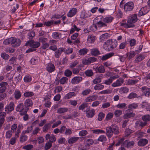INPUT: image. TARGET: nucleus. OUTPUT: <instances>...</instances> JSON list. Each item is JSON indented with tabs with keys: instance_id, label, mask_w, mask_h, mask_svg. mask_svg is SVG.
Returning a JSON list of instances; mask_svg holds the SVG:
<instances>
[{
	"instance_id": "6ab92c4d",
	"label": "nucleus",
	"mask_w": 150,
	"mask_h": 150,
	"mask_svg": "<svg viewBox=\"0 0 150 150\" xmlns=\"http://www.w3.org/2000/svg\"><path fill=\"white\" fill-rule=\"evenodd\" d=\"M96 36L93 35H89L88 36L87 41L88 43H93L96 40Z\"/></svg>"
},
{
	"instance_id": "c9c22d12",
	"label": "nucleus",
	"mask_w": 150,
	"mask_h": 150,
	"mask_svg": "<svg viewBox=\"0 0 150 150\" xmlns=\"http://www.w3.org/2000/svg\"><path fill=\"white\" fill-rule=\"evenodd\" d=\"M89 149L86 144H80L78 146L79 150H87Z\"/></svg>"
},
{
	"instance_id": "9b49d317",
	"label": "nucleus",
	"mask_w": 150,
	"mask_h": 150,
	"mask_svg": "<svg viewBox=\"0 0 150 150\" xmlns=\"http://www.w3.org/2000/svg\"><path fill=\"white\" fill-rule=\"evenodd\" d=\"M14 104L13 102H11L9 104L7 105L5 108V111L7 113H9V112H11L13 111L14 109Z\"/></svg>"
},
{
	"instance_id": "a878e982",
	"label": "nucleus",
	"mask_w": 150,
	"mask_h": 150,
	"mask_svg": "<svg viewBox=\"0 0 150 150\" xmlns=\"http://www.w3.org/2000/svg\"><path fill=\"white\" fill-rule=\"evenodd\" d=\"M68 111V108H58L57 112L59 114H62L67 112Z\"/></svg>"
},
{
	"instance_id": "9d476101",
	"label": "nucleus",
	"mask_w": 150,
	"mask_h": 150,
	"mask_svg": "<svg viewBox=\"0 0 150 150\" xmlns=\"http://www.w3.org/2000/svg\"><path fill=\"white\" fill-rule=\"evenodd\" d=\"M149 8L147 6L142 7L139 11L138 15L139 16L145 15L149 12Z\"/></svg>"
},
{
	"instance_id": "a211bd4d",
	"label": "nucleus",
	"mask_w": 150,
	"mask_h": 150,
	"mask_svg": "<svg viewBox=\"0 0 150 150\" xmlns=\"http://www.w3.org/2000/svg\"><path fill=\"white\" fill-rule=\"evenodd\" d=\"M136 52H138L137 50L135 51L132 50L127 52L126 55L128 57V59H130L133 58L136 54Z\"/></svg>"
},
{
	"instance_id": "864d4df0",
	"label": "nucleus",
	"mask_w": 150,
	"mask_h": 150,
	"mask_svg": "<svg viewBox=\"0 0 150 150\" xmlns=\"http://www.w3.org/2000/svg\"><path fill=\"white\" fill-rule=\"evenodd\" d=\"M6 115V113L4 112L0 113V121L4 122V117Z\"/></svg>"
},
{
	"instance_id": "13d9d810",
	"label": "nucleus",
	"mask_w": 150,
	"mask_h": 150,
	"mask_svg": "<svg viewBox=\"0 0 150 150\" xmlns=\"http://www.w3.org/2000/svg\"><path fill=\"white\" fill-rule=\"evenodd\" d=\"M39 42H41L42 45L47 42L48 41V39L47 38L44 37H41L39 38Z\"/></svg>"
},
{
	"instance_id": "7c9ffc66",
	"label": "nucleus",
	"mask_w": 150,
	"mask_h": 150,
	"mask_svg": "<svg viewBox=\"0 0 150 150\" xmlns=\"http://www.w3.org/2000/svg\"><path fill=\"white\" fill-rule=\"evenodd\" d=\"M63 48H59L55 52V56L56 58H59L62 52H63Z\"/></svg>"
},
{
	"instance_id": "bb28decb",
	"label": "nucleus",
	"mask_w": 150,
	"mask_h": 150,
	"mask_svg": "<svg viewBox=\"0 0 150 150\" xmlns=\"http://www.w3.org/2000/svg\"><path fill=\"white\" fill-rule=\"evenodd\" d=\"M109 37L110 34L108 33H106L101 35L100 37V39L101 41H104L108 39Z\"/></svg>"
},
{
	"instance_id": "bf43d9fd",
	"label": "nucleus",
	"mask_w": 150,
	"mask_h": 150,
	"mask_svg": "<svg viewBox=\"0 0 150 150\" xmlns=\"http://www.w3.org/2000/svg\"><path fill=\"white\" fill-rule=\"evenodd\" d=\"M72 133L71 129H66L64 132V134L66 136H70Z\"/></svg>"
},
{
	"instance_id": "aec40b11",
	"label": "nucleus",
	"mask_w": 150,
	"mask_h": 150,
	"mask_svg": "<svg viewBox=\"0 0 150 150\" xmlns=\"http://www.w3.org/2000/svg\"><path fill=\"white\" fill-rule=\"evenodd\" d=\"M148 140L146 139H142L138 142V145L140 146H143L146 145L148 143Z\"/></svg>"
},
{
	"instance_id": "5701e85b",
	"label": "nucleus",
	"mask_w": 150,
	"mask_h": 150,
	"mask_svg": "<svg viewBox=\"0 0 150 150\" xmlns=\"http://www.w3.org/2000/svg\"><path fill=\"white\" fill-rule=\"evenodd\" d=\"M76 94L74 92H70L67 94L64 97V98L66 99H70L73 97L76 96Z\"/></svg>"
},
{
	"instance_id": "39448f33",
	"label": "nucleus",
	"mask_w": 150,
	"mask_h": 150,
	"mask_svg": "<svg viewBox=\"0 0 150 150\" xmlns=\"http://www.w3.org/2000/svg\"><path fill=\"white\" fill-rule=\"evenodd\" d=\"M16 110L17 111L20 112V114L21 115H23L27 113L29 110V108L25 107L23 103H21L17 105Z\"/></svg>"
},
{
	"instance_id": "58836bf2",
	"label": "nucleus",
	"mask_w": 150,
	"mask_h": 150,
	"mask_svg": "<svg viewBox=\"0 0 150 150\" xmlns=\"http://www.w3.org/2000/svg\"><path fill=\"white\" fill-rule=\"evenodd\" d=\"M80 28H78L75 24H74L70 31V33L71 34L73 33L75 31L78 32L80 30Z\"/></svg>"
},
{
	"instance_id": "052dcab7",
	"label": "nucleus",
	"mask_w": 150,
	"mask_h": 150,
	"mask_svg": "<svg viewBox=\"0 0 150 150\" xmlns=\"http://www.w3.org/2000/svg\"><path fill=\"white\" fill-rule=\"evenodd\" d=\"M134 116V115L132 113H127L124 115L123 116V118L124 119H127L130 118L132 117H133Z\"/></svg>"
},
{
	"instance_id": "473e14b6",
	"label": "nucleus",
	"mask_w": 150,
	"mask_h": 150,
	"mask_svg": "<svg viewBox=\"0 0 150 150\" xmlns=\"http://www.w3.org/2000/svg\"><path fill=\"white\" fill-rule=\"evenodd\" d=\"M100 20V21H98L96 23V25H97L98 27L100 28L106 27L107 26V24L103 22L102 21H101Z\"/></svg>"
},
{
	"instance_id": "72a5a7b5",
	"label": "nucleus",
	"mask_w": 150,
	"mask_h": 150,
	"mask_svg": "<svg viewBox=\"0 0 150 150\" xmlns=\"http://www.w3.org/2000/svg\"><path fill=\"white\" fill-rule=\"evenodd\" d=\"M88 50L86 48H84L79 50V54L81 55H83L86 54L88 52Z\"/></svg>"
},
{
	"instance_id": "7ed1b4c3",
	"label": "nucleus",
	"mask_w": 150,
	"mask_h": 150,
	"mask_svg": "<svg viewBox=\"0 0 150 150\" xmlns=\"http://www.w3.org/2000/svg\"><path fill=\"white\" fill-rule=\"evenodd\" d=\"M40 44L39 42H35L33 40L28 41L25 43V46L29 45L30 47L26 50V53H29L36 50V48L40 46Z\"/></svg>"
},
{
	"instance_id": "2f4dec72",
	"label": "nucleus",
	"mask_w": 150,
	"mask_h": 150,
	"mask_svg": "<svg viewBox=\"0 0 150 150\" xmlns=\"http://www.w3.org/2000/svg\"><path fill=\"white\" fill-rule=\"evenodd\" d=\"M135 136L138 138H140L146 136V134L142 132H138L135 133Z\"/></svg>"
},
{
	"instance_id": "4be33fe9",
	"label": "nucleus",
	"mask_w": 150,
	"mask_h": 150,
	"mask_svg": "<svg viewBox=\"0 0 150 150\" xmlns=\"http://www.w3.org/2000/svg\"><path fill=\"white\" fill-rule=\"evenodd\" d=\"M79 139V137H71L68 140L69 144H73L76 142Z\"/></svg>"
},
{
	"instance_id": "c756f323",
	"label": "nucleus",
	"mask_w": 150,
	"mask_h": 150,
	"mask_svg": "<svg viewBox=\"0 0 150 150\" xmlns=\"http://www.w3.org/2000/svg\"><path fill=\"white\" fill-rule=\"evenodd\" d=\"M13 95L15 98L16 100H18L20 98L21 96V92L18 90L15 91Z\"/></svg>"
},
{
	"instance_id": "79ce46f5",
	"label": "nucleus",
	"mask_w": 150,
	"mask_h": 150,
	"mask_svg": "<svg viewBox=\"0 0 150 150\" xmlns=\"http://www.w3.org/2000/svg\"><path fill=\"white\" fill-rule=\"evenodd\" d=\"M85 74L87 76H91L93 75L94 73L92 70L88 69L85 71Z\"/></svg>"
},
{
	"instance_id": "0e129e2a",
	"label": "nucleus",
	"mask_w": 150,
	"mask_h": 150,
	"mask_svg": "<svg viewBox=\"0 0 150 150\" xmlns=\"http://www.w3.org/2000/svg\"><path fill=\"white\" fill-rule=\"evenodd\" d=\"M33 146L31 144H28L24 146L22 148L23 149L26 150H30L31 149L33 148Z\"/></svg>"
},
{
	"instance_id": "1a4fd4ad",
	"label": "nucleus",
	"mask_w": 150,
	"mask_h": 150,
	"mask_svg": "<svg viewBox=\"0 0 150 150\" xmlns=\"http://www.w3.org/2000/svg\"><path fill=\"white\" fill-rule=\"evenodd\" d=\"M11 45L14 47L18 46L21 43V40L18 39L14 38L13 37L11 38Z\"/></svg>"
},
{
	"instance_id": "f704fd0d",
	"label": "nucleus",
	"mask_w": 150,
	"mask_h": 150,
	"mask_svg": "<svg viewBox=\"0 0 150 150\" xmlns=\"http://www.w3.org/2000/svg\"><path fill=\"white\" fill-rule=\"evenodd\" d=\"M51 126V123H49L45 124L44 126L43 127V131L44 132H46L47 131L50 129Z\"/></svg>"
},
{
	"instance_id": "3c124183",
	"label": "nucleus",
	"mask_w": 150,
	"mask_h": 150,
	"mask_svg": "<svg viewBox=\"0 0 150 150\" xmlns=\"http://www.w3.org/2000/svg\"><path fill=\"white\" fill-rule=\"evenodd\" d=\"M25 134H23L21 133V136L20 138V141L21 142H23L26 141L27 139V136L24 135Z\"/></svg>"
},
{
	"instance_id": "f03ea898",
	"label": "nucleus",
	"mask_w": 150,
	"mask_h": 150,
	"mask_svg": "<svg viewBox=\"0 0 150 150\" xmlns=\"http://www.w3.org/2000/svg\"><path fill=\"white\" fill-rule=\"evenodd\" d=\"M120 129L116 124L112 125L106 128V134L108 138L111 137L114 134H118L120 133Z\"/></svg>"
},
{
	"instance_id": "680f3d73",
	"label": "nucleus",
	"mask_w": 150,
	"mask_h": 150,
	"mask_svg": "<svg viewBox=\"0 0 150 150\" xmlns=\"http://www.w3.org/2000/svg\"><path fill=\"white\" fill-rule=\"evenodd\" d=\"M34 95V93L32 91L26 92L24 94V95L25 97H31Z\"/></svg>"
},
{
	"instance_id": "09e8293b",
	"label": "nucleus",
	"mask_w": 150,
	"mask_h": 150,
	"mask_svg": "<svg viewBox=\"0 0 150 150\" xmlns=\"http://www.w3.org/2000/svg\"><path fill=\"white\" fill-rule=\"evenodd\" d=\"M68 80V79L66 77H63L62 78L59 80V83L60 84H64L67 83Z\"/></svg>"
},
{
	"instance_id": "f3484780",
	"label": "nucleus",
	"mask_w": 150,
	"mask_h": 150,
	"mask_svg": "<svg viewBox=\"0 0 150 150\" xmlns=\"http://www.w3.org/2000/svg\"><path fill=\"white\" fill-rule=\"evenodd\" d=\"M134 144V142L133 141H129V140H126L123 143L124 146L127 148L133 146Z\"/></svg>"
},
{
	"instance_id": "4468645a",
	"label": "nucleus",
	"mask_w": 150,
	"mask_h": 150,
	"mask_svg": "<svg viewBox=\"0 0 150 150\" xmlns=\"http://www.w3.org/2000/svg\"><path fill=\"white\" fill-rule=\"evenodd\" d=\"M47 70L50 73L52 72L55 70V67L54 64L51 63H49L46 67Z\"/></svg>"
},
{
	"instance_id": "393cba45",
	"label": "nucleus",
	"mask_w": 150,
	"mask_h": 150,
	"mask_svg": "<svg viewBox=\"0 0 150 150\" xmlns=\"http://www.w3.org/2000/svg\"><path fill=\"white\" fill-rule=\"evenodd\" d=\"M91 54L94 56H97L100 54L99 51L97 48H93L91 50Z\"/></svg>"
},
{
	"instance_id": "ddd939ff",
	"label": "nucleus",
	"mask_w": 150,
	"mask_h": 150,
	"mask_svg": "<svg viewBox=\"0 0 150 150\" xmlns=\"http://www.w3.org/2000/svg\"><path fill=\"white\" fill-rule=\"evenodd\" d=\"M83 78L81 76H75L71 80V83L73 84H78L82 80Z\"/></svg>"
},
{
	"instance_id": "ea45409f",
	"label": "nucleus",
	"mask_w": 150,
	"mask_h": 150,
	"mask_svg": "<svg viewBox=\"0 0 150 150\" xmlns=\"http://www.w3.org/2000/svg\"><path fill=\"white\" fill-rule=\"evenodd\" d=\"M39 58L37 57H33L30 61L31 64L33 65H34L37 64L38 62Z\"/></svg>"
},
{
	"instance_id": "6e6d98bb",
	"label": "nucleus",
	"mask_w": 150,
	"mask_h": 150,
	"mask_svg": "<svg viewBox=\"0 0 150 150\" xmlns=\"http://www.w3.org/2000/svg\"><path fill=\"white\" fill-rule=\"evenodd\" d=\"M122 111L120 110H116L114 112V114L116 117L120 116L122 114Z\"/></svg>"
},
{
	"instance_id": "de8ad7c7",
	"label": "nucleus",
	"mask_w": 150,
	"mask_h": 150,
	"mask_svg": "<svg viewBox=\"0 0 150 150\" xmlns=\"http://www.w3.org/2000/svg\"><path fill=\"white\" fill-rule=\"evenodd\" d=\"M98 140L101 142H105L107 140V138L105 136L101 135L98 138Z\"/></svg>"
},
{
	"instance_id": "f8f14e48",
	"label": "nucleus",
	"mask_w": 150,
	"mask_h": 150,
	"mask_svg": "<svg viewBox=\"0 0 150 150\" xmlns=\"http://www.w3.org/2000/svg\"><path fill=\"white\" fill-rule=\"evenodd\" d=\"M124 80L123 79L120 78L115 82L113 83L112 84V86L113 87H116L117 86H121L123 83Z\"/></svg>"
},
{
	"instance_id": "2eb2a0df",
	"label": "nucleus",
	"mask_w": 150,
	"mask_h": 150,
	"mask_svg": "<svg viewBox=\"0 0 150 150\" xmlns=\"http://www.w3.org/2000/svg\"><path fill=\"white\" fill-rule=\"evenodd\" d=\"M93 69H95V71L96 72L103 73L105 71L104 67L102 65H100L99 66H98L95 68H93Z\"/></svg>"
},
{
	"instance_id": "37998d69",
	"label": "nucleus",
	"mask_w": 150,
	"mask_h": 150,
	"mask_svg": "<svg viewBox=\"0 0 150 150\" xmlns=\"http://www.w3.org/2000/svg\"><path fill=\"white\" fill-rule=\"evenodd\" d=\"M88 106V104L86 103H83L81 105H80L78 109L79 110H83L86 108Z\"/></svg>"
},
{
	"instance_id": "4c0bfd02",
	"label": "nucleus",
	"mask_w": 150,
	"mask_h": 150,
	"mask_svg": "<svg viewBox=\"0 0 150 150\" xmlns=\"http://www.w3.org/2000/svg\"><path fill=\"white\" fill-rule=\"evenodd\" d=\"M91 92L90 89H86L83 90L81 92V94L83 96H86L88 95Z\"/></svg>"
},
{
	"instance_id": "e433bc0d",
	"label": "nucleus",
	"mask_w": 150,
	"mask_h": 150,
	"mask_svg": "<svg viewBox=\"0 0 150 150\" xmlns=\"http://www.w3.org/2000/svg\"><path fill=\"white\" fill-rule=\"evenodd\" d=\"M86 144L89 148V146L92 145L94 143L93 140L91 139H88L86 141Z\"/></svg>"
},
{
	"instance_id": "cd10ccee",
	"label": "nucleus",
	"mask_w": 150,
	"mask_h": 150,
	"mask_svg": "<svg viewBox=\"0 0 150 150\" xmlns=\"http://www.w3.org/2000/svg\"><path fill=\"white\" fill-rule=\"evenodd\" d=\"M114 55V53L112 52L109 53L103 56L101 58V60L103 61L105 60L110 58Z\"/></svg>"
},
{
	"instance_id": "a19ab883",
	"label": "nucleus",
	"mask_w": 150,
	"mask_h": 150,
	"mask_svg": "<svg viewBox=\"0 0 150 150\" xmlns=\"http://www.w3.org/2000/svg\"><path fill=\"white\" fill-rule=\"evenodd\" d=\"M104 86L101 84L96 85L94 87V89L96 90H100L103 89Z\"/></svg>"
},
{
	"instance_id": "6e6552de",
	"label": "nucleus",
	"mask_w": 150,
	"mask_h": 150,
	"mask_svg": "<svg viewBox=\"0 0 150 150\" xmlns=\"http://www.w3.org/2000/svg\"><path fill=\"white\" fill-rule=\"evenodd\" d=\"M84 112H85L86 117L88 118L93 117L96 114L95 110L93 109L90 110L89 108L85 110Z\"/></svg>"
},
{
	"instance_id": "e2e57ef3",
	"label": "nucleus",
	"mask_w": 150,
	"mask_h": 150,
	"mask_svg": "<svg viewBox=\"0 0 150 150\" xmlns=\"http://www.w3.org/2000/svg\"><path fill=\"white\" fill-rule=\"evenodd\" d=\"M12 132L11 131L8 130L6 132V138L9 139L12 136Z\"/></svg>"
},
{
	"instance_id": "338daca9",
	"label": "nucleus",
	"mask_w": 150,
	"mask_h": 150,
	"mask_svg": "<svg viewBox=\"0 0 150 150\" xmlns=\"http://www.w3.org/2000/svg\"><path fill=\"white\" fill-rule=\"evenodd\" d=\"M113 113L112 112H109L106 115V120H108L113 117Z\"/></svg>"
},
{
	"instance_id": "774afa93",
	"label": "nucleus",
	"mask_w": 150,
	"mask_h": 150,
	"mask_svg": "<svg viewBox=\"0 0 150 150\" xmlns=\"http://www.w3.org/2000/svg\"><path fill=\"white\" fill-rule=\"evenodd\" d=\"M138 107L137 104L133 103L129 104L128 106V108L129 109H135Z\"/></svg>"
},
{
	"instance_id": "69168bd1",
	"label": "nucleus",
	"mask_w": 150,
	"mask_h": 150,
	"mask_svg": "<svg viewBox=\"0 0 150 150\" xmlns=\"http://www.w3.org/2000/svg\"><path fill=\"white\" fill-rule=\"evenodd\" d=\"M32 80V78L30 76H26L24 78V80L25 82H29Z\"/></svg>"
},
{
	"instance_id": "a18cd8bd",
	"label": "nucleus",
	"mask_w": 150,
	"mask_h": 150,
	"mask_svg": "<svg viewBox=\"0 0 150 150\" xmlns=\"http://www.w3.org/2000/svg\"><path fill=\"white\" fill-rule=\"evenodd\" d=\"M33 129L32 126H30L27 128V130L23 131L22 132V134H25L26 133H29L31 132Z\"/></svg>"
},
{
	"instance_id": "20e7f679",
	"label": "nucleus",
	"mask_w": 150,
	"mask_h": 150,
	"mask_svg": "<svg viewBox=\"0 0 150 150\" xmlns=\"http://www.w3.org/2000/svg\"><path fill=\"white\" fill-rule=\"evenodd\" d=\"M117 44L110 40H108L104 43L103 48L106 50L110 51L116 48Z\"/></svg>"
},
{
	"instance_id": "423d86ee",
	"label": "nucleus",
	"mask_w": 150,
	"mask_h": 150,
	"mask_svg": "<svg viewBox=\"0 0 150 150\" xmlns=\"http://www.w3.org/2000/svg\"><path fill=\"white\" fill-rule=\"evenodd\" d=\"M114 18L112 16L107 17L103 18V16H100L96 17L95 20H101L105 23H111L113 19Z\"/></svg>"
},
{
	"instance_id": "0eeeda50",
	"label": "nucleus",
	"mask_w": 150,
	"mask_h": 150,
	"mask_svg": "<svg viewBox=\"0 0 150 150\" xmlns=\"http://www.w3.org/2000/svg\"><path fill=\"white\" fill-rule=\"evenodd\" d=\"M134 7V4L132 1H129L124 5V9L126 12L130 11L133 10Z\"/></svg>"
},
{
	"instance_id": "dca6fc26",
	"label": "nucleus",
	"mask_w": 150,
	"mask_h": 150,
	"mask_svg": "<svg viewBox=\"0 0 150 150\" xmlns=\"http://www.w3.org/2000/svg\"><path fill=\"white\" fill-rule=\"evenodd\" d=\"M76 12L77 9L73 8L69 11L67 13V16L70 17H73L76 14Z\"/></svg>"
},
{
	"instance_id": "c03bdc74",
	"label": "nucleus",
	"mask_w": 150,
	"mask_h": 150,
	"mask_svg": "<svg viewBox=\"0 0 150 150\" xmlns=\"http://www.w3.org/2000/svg\"><path fill=\"white\" fill-rule=\"evenodd\" d=\"M80 16L81 18H85L90 17V15L87 14L84 11H82Z\"/></svg>"
},
{
	"instance_id": "b1692460",
	"label": "nucleus",
	"mask_w": 150,
	"mask_h": 150,
	"mask_svg": "<svg viewBox=\"0 0 150 150\" xmlns=\"http://www.w3.org/2000/svg\"><path fill=\"white\" fill-rule=\"evenodd\" d=\"M145 58L144 56L142 54H140L134 60V62L135 63H138L140 62Z\"/></svg>"
},
{
	"instance_id": "4d7b16f0",
	"label": "nucleus",
	"mask_w": 150,
	"mask_h": 150,
	"mask_svg": "<svg viewBox=\"0 0 150 150\" xmlns=\"http://www.w3.org/2000/svg\"><path fill=\"white\" fill-rule=\"evenodd\" d=\"M64 74L66 76L69 77L71 75L72 72L69 69H67L65 71Z\"/></svg>"
},
{
	"instance_id": "8fccbe9b",
	"label": "nucleus",
	"mask_w": 150,
	"mask_h": 150,
	"mask_svg": "<svg viewBox=\"0 0 150 150\" xmlns=\"http://www.w3.org/2000/svg\"><path fill=\"white\" fill-rule=\"evenodd\" d=\"M129 89L126 87H122L120 89V92L121 93H126L129 92Z\"/></svg>"
},
{
	"instance_id": "412c9836",
	"label": "nucleus",
	"mask_w": 150,
	"mask_h": 150,
	"mask_svg": "<svg viewBox=\"0 0 150 150\" xmlns=\"http://www.w3.org/2000/svg\"><path fill=\"white\" fill-rule=\"evenodd\" d=\"M142 91L145 92L144 94L145 96L149 97L150 96V88H148L146 86L142 87Z\"/></svg>"
},
{
	"instance_id": "5fc2aeb1",
	"label": "nucleus",
	"mask_w": 150,
	"mask_h": 150,
	"mask_svg": "<svg viewBox=\"0 0 150 150\" xmlns=\"http://www.w3.org/2000/svg\"><path fill=\"white\" fill-rule=\"evenodd\" d=\"M142 120L145 122L150 121V116L148 115H144L142 117Z\"/></svg>"
},
{
	"instance_id": "49530a36",
	"label": "nucleus",
	"mask_w": 150,
	"mask_h": 150,
	"mask_svg": "<svg viewBox=\"0 0 150 150\" xmlns=\"http://www.w3.org/2000/svg\"><path fill=\"white\" fill-rule=\"evenodd\" d=\"M127 106V104L125 103H119L116 105V107L119 109H125Z\"/></svg>"
},
{
	"instance_id": "603ef678",
	"label": "nucleus",
	"mask_w": 150,
	"mask_h": 150,
	"mask_svg": "<svg viewBox=\"0 0 150 150\" xmlns=\"http://www.w3.org/2000/svg\"><path fill=\"white\" fill-rule=\"evenodd\" d=\"M137 94L136 93L132 92L129 94L128 98L129 99H132L135 98H137Z\"/></svg>"
},
{
	"instance_id": "f257e3e1",
	"label": "nucleus",
	"mask_w": 150,
	"mask_h": 150,
	"mask_svg": "<svg viewBox=\"0 0 150 150\" xmlns=\"http://www.w3.org/2000/svg\"><path fill=\"white\" fill-rule=\"evenodd\" d=\"M137 20V15L134 14L128 18L127 23H121L120 26L126 28L133 27L134 26V23L136 22Z\"/></svg>"
},
{
	"instance_id": "c85d7f7f",
	"label": "nucleus",
	"mask_w": 150,
	"mask_h": 150,
	"mask_svg": "<svg viewBox=\"0 0 150 150\" xmlns=\"http://www.w3.org/2000/svg\"><path fill=\"white\" fill-rule=\"evenodd\" d=\"M33 103L32 100L30 99H26L24 102V105L25 107H31L33 105Z\"/></svg>"
}]
</instances>
